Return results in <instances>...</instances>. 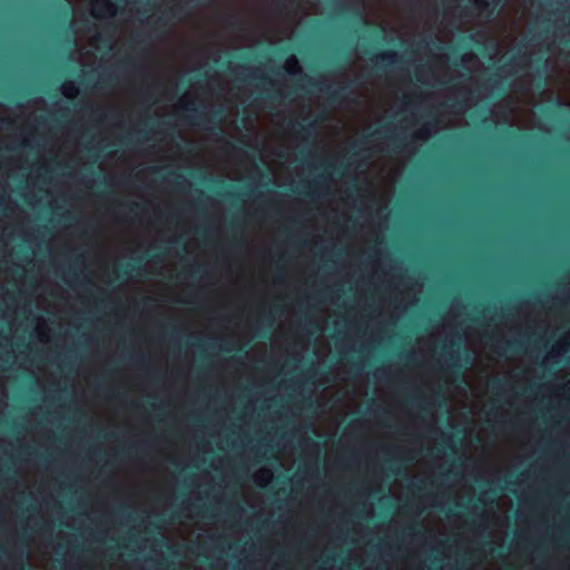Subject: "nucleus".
Wrapping results in <instances>:
<instances>
[{"mask_svg": "<svg viewBox=\"0 0 570 570\" xmlns=\"http://www.w3.org/2000/svg\"><path fill=\"white\" fill-rule=\"evenodd\" d=\"M117 8L110 0H92L91 13L96 18L106 19L116 14Z\"/></svg>", "mask_w": 570, "mask_h": 570, "instance_id": "nucleus-1", "label": "nucleus"}, {"mask_svg": "<svg viewBox=\"0 0 570 570\" xmlns=\"http://www.w3.org/2000/svg\"><path fill=\"white\" fill-rule=\"evenodd\" d=\"M273 479V472L269 469H261L254 474V481L259 487H266Z\"/></svg>", "mask_w": 570, "mask_h": 570, "instance_id": "nucleus-2", "label": "nucleus"}, {"mask_svg": "<svg viewBox=\"0 0 570 570\" xmlns=\"http://www.w3.org/2000/svg\"><path fill=\"white\" fill-rule=\"evenodd\" d=\"M567 350V344L562 341H559L554 346H552L551 351L546 355L543 362L549 364L554 361L558 356H560Z\"/></svg>", "mask_w": 570, "mask_h": 570, "instance_id": "nucleus-3", "label": "nucleus"}, {"mask_svg": "<svg viewBox=\"0 0 570 570\" xmlns=\"http://www.w3.org/2000/svg\"><path fill=\"white\" fill-rule=\"evenodd\" d=\"M285 70L289 75H297L302 71V68L299 66V62L295 56H291L286 61L284 66Z\"/></svg>", "mask_w": 570, "mask_h": 570, "instance_id": "nucleus-4", "label": "nucleus"}, {"mask_svg": "<svg viewBox=\"0 0 570 570\" xmlns=\"http://www.w3.org/2000/svg\"><path fill=\"white\" fill-rule=\"evenodd\" d=\"M36 333L41 342L49 341V328L45 321L38 320L36 325Z\"/></svg>", "mask_w": 570, "mask_h": 570, "instance_id": "nucleus-5", "label": "nucleus"}, {"mask_svg": "<svg viewBox=\"0 0 570 570\" xmlns=\"http://www.w3.org/2000/svg\"><path fill=\"white\" fill-rule=\"evenodd\" d=\"M61 91L67 98H75L78 95V88L72 82H66L61 86Z\"/></svg>", "mask_w": 570, "mask_h": 570, "instance_id": "nucleus-6", "label": "nucleus"}, {"mask_svg": "<svg viewBox=\"0 0 570 570\" xmlns=\"http://www.w3.org/2000/svg\"><path fill=\"white\" fill-rule=\"evenodd\" d=\"M396 57L395 52H384L380 53L375 57L376 61H383L385 59H390L391 61H394Z\"/></svg>", "mask_w": 570, "mask_h": 570, "instance_id": "nucleus-7", "label": "nucleus"}, {"mask_svg": "<svg viewBox=\"0 0 570 570\" xmlns=\"http://www.w3.org/2000/svg\"><path fill=\"white\" fill-rule=\"evenodd\" d=\"M431 136L430 130L424 126L415 132V137L420 139H428Z\"/></svg>", "mask_w": 570, "mask_h": 570, "instance_id": "nucleus-8", "label": "nucleus"}]
</instances>
